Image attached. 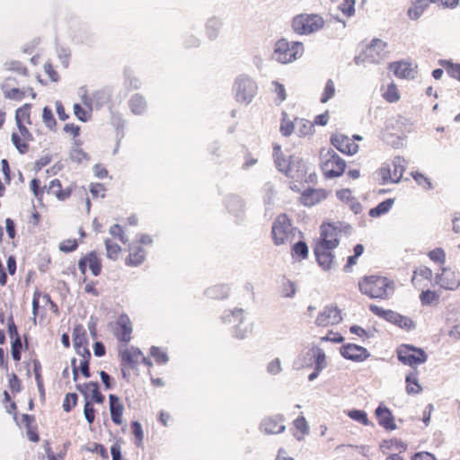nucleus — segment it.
Segmentation results:
<instances>
[{
	"instance_id": "obj_1",
	"label": "nucleus",
	"mask_w": 460,
	"mask_h": 460,
	"mask_svg": "<svg viewBox=\"0 0 460 460\" xmlns=\"http://www.w3.org/2000/svg\"><path fill=\"white\" fill-rule=\"evenodd\" d=\"M394 289V281L385 277L365 276L363 281L359 282L360 292L370 298H385Z\"/></svg>"
},
{
	"instance_id": "obj_2",
	"label": "nucleus",
	"mask_w": 460,
	"mask_h": 460,
	"mask_svg": "<svg viewBox=\"0 0 460 460\" xmlns=\"http://www.w3.org/2000/svg\"><path fill=\"white\" fill-rule=\"evenodd\" d=\"M304 45L300 41H291L282 38L274 48L273 58L279 63L287 64L296 60L303 55Z\"/></svg>"
},
{
	"instance_id": "obj_3",
	"label": "nucleus",
	"mask_w": 460,
	"mask_h": 460,
	"mask_svg": "<svg viewBox=\"0 0 460 460\" xmlns=\"http://www.w3.org/2000/svg\"><path fill=\"white\" fill-rule=\"evenodd\" d=\"M234 99L236 102L247 106L257 94V83L247 75H240L234 84Z\"/></svg>"
},
{
	"instance_id": "obj_4",
	"label": "nucleus",
	"mask_w": 460,
	"mask_h": 460,
	"mask_svg": "<svg viewBox=\"0 0 460 460\" xmlns=\"http://www.w3.org/2000/svg\"><path fill=\"white\" fill-rule=\"evenodd\" d=\"M322 170L327 179L340 177L344 173L346 162L332 149H323L320 153Z\"/></svg>"
},
{
	"instance_id": "obj_5",
	"label": "nucleus",
	"mask_w": 460,
	"mask_h": 460,
	"mask_svg": "<svg viewBox=\"0 0 460 460\" xmlns=\"http://www.w3.org/2000/svg\"><path fill=\"white\" fill-rule=\"evenodd\" d=\"M400 362L412 368L425 363L428 360L426 351L411 344H401L396 350Z\"/></svg>"
},
{
	"instance_id": "obj_6",
	"label": "nucleus",
	"mask_w": 460,
	"mask_h": 460,
	"mask_svg": "<svg viewBox=\"0 0 460 460\" xmlns=\"http://www.w3.org/2000/svg\"><path fill=\"white\" fill-rule=\"evenodd\" d=\"M324 24L323 19L318 14L301 13L292 20L293 31L300 35H307L319 31Z\"/></svg>"
},
{
	"instance_id": "obj_7",
	"label": "nucleus",
	"mask_w": 460,
	"mask_h": 460,
	"mask_svg": "<svg viewBox=\"0 0 460 460\" xmlns=\"http://www.w3.org/2000/svg\"><path fill=\"white\" fill-rule=\"evenodd\" d=\"M369 310L376 316L385 319V321L398 326L401 329L411 331L416 327L415 323L410 317L402 315L401 314L393 310L384 309L374 304L369 305Z\"/></svg>"
},
{
	"instance_id": "obj_8",
	"label": "nucleus",
	"mask_w": 460,
	"mask_h": 460,
	"mask_svg": "<svg viewBox=\"0 0 460 460\" xmlns=\"http://www.w3.org/2000/svg\"><path fill=\"white\" fill-rule=\"evenodd\" d=\"M341 232L336 223H323L320 226V237L315 244L323 249L333 250L340 244L339 234Z\"/></svg>"
},
{
	"instance_id": "obj_9",
	"label": "nucleus",
	"mask_w": 460,
	"mask_h": 460,
	"mask_svg": "<svg viewBox=\"0 0 460 460\" xmlns=\"http://www.w3.org/2000/svg\"><path fill=\"white\" fill-rule=\"evenodd\" d=\"M291 228V221L286 214L276 217L271 227V236L276 245H280L288 239Z\"/></svg>"
},
{
	"instance_id": "obj_10",
	"label": "nucleus",
	"mask_w": 460,
	"mask_h": 460,
	"mask_svg": "<svg viewBox=\"0 0 460 460\" xmlns=\"http://www.w3.org/2000/svg\"><path fill=\"white\" fill-rule=\"evenodd\" d=\"M341 355L347 360L362 362L370 357L368 350L354 343H346L340 348Z\"/></svg>"
},
{
	"instance_id": "obj_11",
	"label": "nucleus",
	"mask_w": 460,
	"mask_h": 460,
	"mask_svg": "<svg viewBox=\"0 0 460 460\" xmlns=\"http://www.w3.org/2000/svg\"><path fill=\"white\" fill-rule=\"evenodd\" d=\"M6 411L8 413H13V419L20 428H25L27 429V436L31 441L38 442L40 440L39 435L31 427L32 422L35 420L32 415L22 414V417L19 420L16 415V404H9V406L6 407Z\"/></svg>"
},
{
	"instance_id": "obj_12",
	"label": "nucleus",
	"mask_w": 460,
	"mask_h": 460,
	"mask_svg": "<svg viewBox=\"0 0 460 460\" xmlns=\"http://www.w3.org/2000/svg\"><path fill=\"white\" fill-rule=\"evenodd\" d=\"M342 321L341 311L338 306L331 305L325 306L323 312L319 313L315 323L318 326H328L338 324Z\"/></svg>"
},
{
	"instance_id": "obj_13",
	"label": "nucleus",
	"mask_w": 460,
	"mask_h": 460,
	"mask_svg": "<svg viewBox=\"0 0 460 460\" xmlns=\"http://www.w3.org/2000/svg\"><path fill=\"white\" fill-rule=\"evenodd\" d=\"M435 280L444 289L456 290L460 287V279L450 268L442 267L441 273L436 275Z\"/></svg>"
},
{
	"instance_id": "obj_14",
	"label": "nucleus",
	"mask_w": 460,
	"mask_h": 460,
	"mask_svg": "<svg viewBox=\"0 0 460 460\" xmlns=\"http://www.w3.org/2000/svg\"><path fill=\"white\" fill-rule=\"evenodd\" d=\"M285 419L282 415L264 418L260 424V430L266 435L279 434L285 431Z\"/></svg>"
},
{
	"instance_id": "obj_15",
	"label": "nucleus",
	"mask_w": 460,
	"mask_h": 460,
	"mask_svg": "<svg viewBox=\"0 0 460 460\" xmlns=\"http://www.w3.org/2000/svg\"><path fill=\"white\" fill-rule=\"evenodd\" d=\"M386 48V42L377 38L373 39L366 49L367 62L372 64L380 63L385 58V50Z\"/></svg>"
},
{
	"instance_id": "obj_16",
	"label": "nucleus",
	"mask_w": 460,
	"mask_h": 460,
	"mask_svg": "<svg viewBox=\"0 0 460 460\" xmlns=\"http://www.w3.org/2000/svg\"><path fill=\"white\" fill-rule=\"evenodd\" d=\"M332 145L345 155H354L358 150V146L344 135H333L331 137Z\"/></svg>"
},
{
	"instance_id": "obj_17",
	"label": "nucleus",
	"mask_w": 460,
	"mask_h": 460,
	"mask_svg": "<svg viewBox=\"0 0 460 460\" xmlns=\"http://www.w3.org/2000/svg\"><path fill=\"white\" fill-rule=\"evenodd\" d=\"M119 354L124 364L134 367L141 362H147V358L143 355L142 351L135 347L121 348Z\"/></svg>"
},
{
	"instance_id": "obj_18",
	"label": "nucleus",
	"mask_w": 460,
	"mask_h": 460,
	"mask_svg": "<svg viewBox=\"0 0 460 460\" xmlns=\"http://www.w3.org/2000/svg\"><path fill=\"white\" fill-rule=\"evenodd\" d=\"M327 191L323 189H314L308 187L300 197V202L307 207L314 206L327 198Z\"/></svg>"
},
{
	"instance_id": "obj_19",
	"label": "nucleus",
	"mask_w": 460,
	"mask_h": 460,
	"mask_svg": "<svg viewBox=\"0 0 460 460\" xmlns=\"http://www.w3.org/2000/svg\"><path fill=\"white\" fill-rule=\"evenodd\" d=\"M308 361L305 365L314 366L318 369L323 370L327 367L326 355L323 349L318 346H312L307 350Z\"/></svg>"
},
{
	"instance_id": "obj_20",
	"label": "nucleus",
	"mask_w": 460,
	"mask_h": 460,
	"mask_svg": "<svg viewBox=\"0 0 460 460\" xmlns=\"http://www.w3.org/2000/svg\"><path fill=\"white\" fill-rule=\"evenodd\" d=\"M376 415L378 424L386 430H394L397 428L394 417L386 406L380 404L376 410Z\"/></svg>"
},
{
	"instance_id": "obj_21",
	"label": "nucleus",
	"mask_w": 460,
	"mask_h": 460,
	"mask_svg": "<svg viewBox=\"0 0 460 460\" xmlns=\"http://www.w3.org/2000/svg\"><path fill=\"white\" fill-rule=\"evenodd\" d=\"M332 251V250L323 249L320 244H315L314 247L316 261L323 270H330L334 261V254Z\"/></svg>"
},
{
	"instance_id": "obj_22",
	"label": "nucleus",
	"mask_w": 460,
	"mask_h": 460,
	"mask_svg": "<svg viewBox=\"0 0 460 460\" xmlns=\"http://www.w3.org/2000/svg\"><path fill=\"white\" fill-rule=\"evenodd\" d=\"M389 69L399 78L413 79L415 77V72L410 62L403 60L392 62L389 65Z\"/></svg>"
},
{
	"instance_id": "obj_23",
	"label": "nucleus",
	"mask_w": 460,
	"mask_h": 460,
	"mask_svg": "<svg viewBox=\"0 0 460 460\" xmlns=\"http://www.w3.org/2000/svg\"><path fill=\"white\" fill-rule=\"evenodd\" d=\"M128 257L126 259V264L128 266L137 267L141 265L146 256V252L140 244L133 243L128 248Z\"/></svg>"
},
{
	"instance_id": "obj_24",
	"label": "nucleus",
	"mask_w": 460,
	"mask_h": 460,
	"mask_svg": "<svg viewBox=\"0 0 460 460\" xmlns=\"http://www.w3.org/2000/svg\"><path fill=\"white\" fill-rule=\"evenodd\" d=\"M132 325L127 315H121L117 323L115 335L118 340L128 342L131 339Z\"/></svg>"
},
{
	"instance_id": "obj_25",
	"label": "nucleus",
	"mask_w": 460,
	"mask_h": 460,
	"mask_svg": "<svg viewBox=\"0 0 460 460\" xmlns=\"http://www.w3.org/2000/svg\"><path fill=\"white\" fill-rule=\"evenodd\" d=\"M290 174L288 177L302 180L306 174L307 168L305 162L297 155H289Z\"/></svg>"
},
{
	"instance_id": "obj_26",
	"label": "nucleus",
	"mask_w": 460,
	"mask_h": 460,
	"mask_svg": "<svg viewBox=\"0 0 460 460\" xmlns=\"http://www.w3.org/2000/svg\"><path fill=\"white\" fill-rule=\"evenodd\" d=\"M128 107L133 114L143 115L147 110V102L143 95L135 93L128 100Z\"/></svg>"
},
{
	"instance_id": "obj_27",
	"label": "nucleus",
	"mask_w": 460,
	"mask_h": 460,
	"mask_svg": "<svg viewBox=\"0 0 460 460\" xmlns=\"http://www.w3.org/2000/svg\"><path fill=\"white\" fill-rule=\"evenodd\" d=\"M274 163L277 169L286 174L288 177L290 174L289 157L287 159L281 153L280 146H276L273 152Z\"/></svg>"
},
{
	"instance_id": "obj_28",
	"label": "nucleus",
	"mask_w": 460,
	"mask_h": 460,
	"mask_svg": "<svg viewBox=\"0 0 460 460\" xmlns=\"http://www.w3.org/2000/svg\"><path fill=\"white\" fill-rule=\"evenodd\" d=\"M433 3L431 0H415L407 11V15L411 20H418L429 4Z\"/></svg>"
},
{
	"instance_id": "obj_29",
	"label": "nucleus",
	"mask_w": 460,
	"mask_h": 460,
	"mask_svg": "<svg viewBox=\"0 0 460 460\" xmlns=\"http://www.w3.org/2000/svg\"><path fill=\"white\" fill-rule=\"evenodd\" d=\"M232 216L235 217V223L240 224L245 217V201L239 196L232 195Z\"/></svg>"
},
{
	"instance_id": "obj_30",
	"label": "nucleus",
	"mask_w": 460,
	"mask_h": 460,
	"mask_svg": "<svg viewBox=\"0 0 460 460\" xmlns=\"http://www.w3.org/2000/svg\"><path fill=\"white\" fill-rule=\"evenodd\" d=\"M394 199L389 198L382 202H380L377 206L372 208L368 211V215L371 217H379L390 211L394 204Z\"/></svg>"
},
{
	"instance_id": "obj_31",
	"label": "nucleus",
	"mask_w": 460,
	"mask_h": 460,
	"mask_svg": "<svg viewBox=\"0 0 460 460\" xmlns=\"http://www.w3.org/2000/svg\"><path fill=\"white\" fill-rule=\"evenodd\" d=\"M84 396L86 402H102L104 397L99 392V386L96 383H90L85 386Z\"/></svg>"
},
{
	"instance_id": "obj_32",
	"label": "nucleus",
	"mask_w": 460,
	"mask_h": 460,
	"mask_svg": "<svg viewBox=\"0 0 460 460\" xmlns=\"http://www.w3.org/2000/svg\"><path fill=\"white\" fill-rule=\"evenodd\" d=\"M229 287L227 285L218 284L207 289L206 295L212 299L226 298L228 295Z\"/></svg>"
},
{
	"instance_id": "obj_33",
	"label": "nucleus",
	"mask_w": 460,
	"mask_h": 460,
	"mask_svg": "<svg viewBox=\"0 0 460 460\" xmlns=\"http://www.w3.org/2000/svg\"><path fill=\"white\" fill-rule=\"evenodd\" d=\"M439 64L446 69L448 75L460 82V64L453 63L451 60H439Z\"/></svg>"
},
{
	"instance_id": "obj_34",
	"label": "nucleus",
	"mask_w": 460,
	"mask_h": 460,
	"mask_svg": "<svg viewBox=\"0 0 460 460\" xmlns=\"http://www.w3.org/2000/svg\"><path fill=\"white\" fill-rule=\"evenodd\" d=\"M252 331V323H232V334L237 339H244Z\"/></svg>"
},
{
	"instance_id": "obj_35",
	"label": "nucleus",
	"mask_w": 460,
	"mask_h": 460,
	"mask_svg": "<svg viewBox=\"0 0 460 460\" xmlns=\"http://www.w3.org/2000/svg\"><path fill=\"white\" fill-rule=\"evenodd\" d=\"M31 104H24L16 110L15 122L31 124Z\"/></svg>"
},
{
	"instance_id": "obj_36",
	"label": "nucleus",
	"mask_w": 460,
	"mask_h": 460,
	"mask_svg": "<svg viewBox=\"0 0 460 460\" xmlns=\"http://www.w3.org/2000/svg\"><path fill=\"white\" fill-rule=\"evenodd\" d=\"M104 243L106 248V256L112 261H116L121 252V247L111 239H106Z\"/></svg>"
},
{
	"instance_id": "obj_37",
	"label": "nucleus",
	"mask_w": 460,
	"mask_h": 460,
	"mask_svg": "<svg viewBox=\"0 0 460 460\" xmlns=\"http://www.w3.org/2000/svg\"><path fill=\"white\" fill-rule=\"evenodd\" d=\"M296 127L300 137H305L313 134L314 132V124L304 119H296Z\"/></svg>"
},
{
	"instance_id": "obj_38",
	"label": "nucleus",
	"mask_w": 460,
	"mask_h": 460,
	"mask_svg": "<svg viewBox=\"0 0 460 460\" xmlns=\"http://www.w3.org/2000/svg\"><path fill=\"white\" fill-rule=\"evenodd\" d=\"M26 93L30 94L32 99H34L36 96L32 89L23 91L18 88H12L10 90H7L4 93V96L8 99L21 101L26 95Z\"/></svg>"
},
{
	"instance_id": "obj_39",
	"label": "nucleus",
	"mask_w": 460,
	"mask_h": 460,
	"mask_svg": "<svg viewBox=\"0 0 460 460\" xmlns=\"http://www.w3.org/2000/svg\"><path fill=\"white\" fill-rule=\"evenodd\" d=\"M87 256V261L92 273L94 276H98L102 270L101 259L97 256L94 252H91Z\"/></svg>"
},
{
	"instance_id": "obj_40",
	"label": "nucleus",
	"mask_w": 460,
	"mask_h": 460,
	"mask_svg": "<svg viewBox=\"0 0 460 460\" xmlns=\"http://www.w3.org/2000/svg\"><path fill=\"white\" fill-rule=\"evenodd\" d=\"M72 368H73V375L74 379H76L77 376V369L79 368L81 370V373L85 376H90L89 372V359L85 358H80L79 359V365H76V359L72 360Z\"/></svg>"
},
{
	"instance_id": "obj_41",
	"label": "nucleus",
	"mask_w": 460,
	"mask_h": 460,
	"mask_svg": "<svg viewBox=\"0 0 460 460\" xmlns=\"http://www.w3.org/2000/svg\"><path fill=\"white\" fill-rule=\"evenodd\" d=\"M48 192L55 195L58 199H65L68 197L69 192H63L59 180L54 179L49 182Z\"/></svg>"
},
{
	"instance_id": "obj_42",
	"label": "nucleus",
	"mask_w": 460,
	"mask_h": 460,
	"mask_svg": "<svg viewBox=\"0 0 460 460\" xmlns=\"http://www.w3.org/2000/svg\"><path fill=\"white\" fill-rule=\"evenodd\" d=\"M294 425L296 427V429L301 432V436H296L295 435V437L296 438V439L298 441L302 440L303 439V437L305 435H307L309 433V426L307 424V421L303 417V416H299L297 417L295 420H294Z\"/></svg>"
},
{
	"instance_id": "obj_43",
	"label": "nucleus",
	"mask_w": 460,
	"mask_h": 460,
	"mask_svg": "<svg viewBox=\"0 0 460 460\" xmlns=\"http://www.w3.org/2000/svg\"><path fill=\"white\" fill-rule=\"evenodd\" d=\"M403 163L404 159L401 156L394 157L393 161V165L394 167V176L395 177V180H394V183L399 182L402 177L403 172L405 170Z\"/></svg>"
},
{
	"instance_id": "obj_44",
	"label": "nucleus",
	"mask_w": 460,
	"mask_h": 460,
	"mask_svg": "<svg viewBox=\"0 0 460 460\" xmlns=\"http://www.w3.org/2000/svg\"><path fill=\"white\" fill-rule=\"evenodd\" d=\"M11 140L20 154H25L28 151V149H29L28 142L29 141H24L22 139V136H20L19 134L13 132L11 136Z\"/></svg>"
},
{
	"instance_id": "obj_45",
	"label": "nucleus",
	"mask_w": 460,
	"mask_h": 460,
	"mask_svg": "<svg viewBox=\"0 0 460 460\" xmlns=\"http://www.w3.org/2000/svg\"><path fill=\"white\" fill-rule=\"evenodd\" d=\"M42 121L45 126L50 130H54L57 125L52 111L49 107H44L42 110Z\"/></svg>"
},
{
	"instance_id": "obj_46",
	"label": "nucleus",
	"mask_w": 460,
	"mask_h": 460,
	"mask_svg": "<svg viewBox=\"0 0 460 460\" xmlns=\"http://www.w3.org/2000/svg\"><path fill=\"white\" fill-rule=\"evenodd\" d=\"M439 296L436 291L430 289L424 290L420 295V300L422 305H429L432 303L438 301Z\"/></svg>"
},
{
	"instance_id": "obj_47",
	"label": "nucleus",
	"mask_w": 460,
	"mask_h": 460,
	"mask_svg": "<svg viewBox=\"0 0 460 460\" xmlns=\"http://www.w3.org/2000/svg\"><path fill=\"white\" fill-rule=\"evenodd\" d=\"M355 0H342L339 4L338 9L346 16L351 17L355 14Z\"/></svg>"
},
{
	"instance_id": "obj_48",
	"label": "nucleus",
	"mask_w": 460,
	"mask_h": 460,
	"mask_svg": "<svg viewBox=\"0 0 460 460\" xmlns=\"http://www.w3.org/2000/svg\"><path fill=\"white\" fill-rule=\"evenodd\" d=\"M222 22L217 18H211L208 21L206 28L209 38L214 39L217 37L218 30L221 28Z\"/></svg>"
},
{
	"instance_id": "obj_49",
	"label": "nucleus",
	"mask_w": 460,
	"mask_h": 460,
	"mask_svg": "<svg viewBox=\"0 0 460 460\" xmlns=\"http://www.w3.org/2000/svg\"><path fill=\"white\" fill-rule=\"evenodd\" d=\"M123 404H110V412L112 421L119 425L122 423Z\"/></svg>"
},
{
	"instance_id": "obj_50",
	"label": "nucleus",
	"mask_w": 460,
	"mask_h": 460,
	"mask_svg": "<svg viewBox=\"0 0 460 460\" xmlns=\"http://www.w3.org/2000/svg\"><path fill=\"white\" fill-rule=\"evenodd\" d=\"M292 252L300 259L304 260L307 258L309 250L305 242L298 241L293 245Z\"/></svg>"
},
{
	"instance_id": "obj_51",
	"label": "nucleus",
	"mask_w": 460,
	"mask_h": 460,
	"mask_svg": "<svg viewBox=\"0 0 460 460\" xmlns=\"http://www.w3.org/2000/svg\"><path fill=\"white\" fill-rule=\"evenodd\" d=\"M334 94H335L334 83L332 79H328L325 84L323 93L321 97V102L326 103L330 99H332L334 96Z\"/></svg>"
},
{
	"instance_id": "obj_52",
	"label": "nucleus",
	"mask_w": 460,
	"mask_h": 460,
	"mask_svg": "<svg viewBox=\"0 0 460 460\" xmlns=\"http://www.w3.org/2000/svg\"><path fill=\"white\" fill-rule=\"evenodd\" d=\"M296 292L295 282L284 279L282 281V293L283 296L287 298H292L295 296Z\"/></svg>"
},
{
	"instance_id": "obj_53",
	"label": "nucleus",
	"mask_w": 460,
	"mask_h": 460,
	"mask_svg": "<svg viewBox=\"0 0 460 460\" xmlns=\"http://www.w3.org/2000/svg\"><path fill=\"white\" fill-rule=\"evenodd\" d=\"M232 323H252L246 317V313L242 308L232 310Z\"/></svg>"
},
{
	"instance_id": "obj_54",
	"label": "nucleus",
	"mask_w": 460,
	"mask_h": 460,
	"mask_svg": "<svg viewBox=\"0 0 460 460\" xmlns=\"http://www.w3.org/2000/svg\"><path fill=\"white\" fill-rule=\"evenodd\" d=\"M428 256L431 261L439 264H444L446 261V252L440 247L429 251Z\"/></svg>"
},
{
	"instance_id": "obj_55",
	"label": "nucleus",
	"mask_w": 460,
	"mask_h": 460,
	"mask_svg": "<svg viewBox=\"0 0 460 460\" xmlns=\"http://www.w3.org/2000/svg\"><path fill=\"white\" fill-rule=\"evenodd\" d=\"M78 96L80 97L84 105H85L89 110H93V94H88L87 88L85 86H82L78 89L77 92Z\"/></svg>"
},
{
	"instance_id": "obj_56",
	"label": "nucleus",
	"mask_w": 460,
	"mask_h": 460,
	"mask_svg": "<svg viewBox=\"0 0 460 460\" xmlns=\"http://www.w3.org/2000/svg\"><path fill=\"white\" fill-rule=\"evenodd\" d=\"M109 234L114 239H119L123 243L128 242V238L126 237L122 227L118 224H115L109 228Z\"/></svg>"
},
{
	"instance_id": "obj_57",
	"label": "nucleus",
	"mask_w": 460,
	"mask_h": 460,
	"mask_svg": "<svg viewBox=\"0 0 460 460\" xmlns=\"http://www.w3.org/2000/svg\"><path fill=\"white\" fill-rule=\"evenodd\" d=\"M151 356L155 358V360L158 364H165L168 362L169 358L165 351L162 350L158 347H152L150 350Z\"/></svg>"
},
{
	"instance_id": "obj_58",
	"label": "nucleus",
	"mask_w": 460,
	"mask_h": 460,
	"mask_svg": "<svg viewBox=\"0 0 460 460\" xmlns=\"http://www.w3.org/2000/svg\"><path fill=\"white\" fill-rule=\"evenodd\" d=\"M411 176L419 185L423 186L427 190L433 189V185L430 180L421 172H412Z\"/></svg>"
},
{
	"instance_id": "obj_59",
	"label": "nucleus",
	"mask_w": 460,
	"mask_h": 460,
	"mask_svg": "<svg viewBox=\"0 0 460 460\" xmlns=\"http://www.w3.org/2000/svg\"><path fill=\"white\" fill-rule=\"evenodd\" d=\"M73 109L74 114L79 120L85 122L89 119L92 110L84 109L78 103H75Z\"/></svg>"
},
{
	"instance_id": "obj_60",
	"label": "nucleus",
	"mask_w": 460,
	"mask_h": 460,
	"mask_svg": "<svg viewBox=\"0 0 460 460\" xmlns=\"http://www.w3.org/2000/svg\"><path fill=\"white\" fill-rule=\"evenodd\" d=\"M348 415L352 420H354L359 423H362L364 425H368V423H369L366 411H364L362 410H351L348 412Z\"/></svg>"
},
{
	"instance_id": "obj_61",
	"label": "nucleus",
	"mask_w": 460,
	"mask_h": 460,
	"mask_svg": "<svg viewBox=\"0 0 460 460\" xmlns=\"http://www.w3.org/2000/svg\"><path fill=\"white\" fill-rule=\"evenodd\" d=\"M282 115L284 118H283V120L280 125V132L283 136L288 137L293 133L296 126L292 121L286 120V117H287L286 112H283Z\"/></svg>"
},
{
	"instance_id": "obj_62",
	"label": "nucleus",
	"mask_w": 460,
	"mask_h": 460,
	"mask_svg": "<svg viewBox=\"0 0 460 460\" xmlns=\"http://www.w3.org/2000/svg\"><path fill=\"white\" fill-rule=\"evenodd\" d=\"M132 432L136 437V445L139 447L144 439L142 426L138 421H133L131 424Z\"/></svg>"
},
{
	"instance_id": "obj_63",
	"label": "nucleus",
	"mask_w": 460,
	"mask_h": 460,
	"mask_svg": "<svg viewBox=\"0 0 460 460\" xmlns=\"http://www.w3.org/2000/svg\"><path fill=\"white\" fill-rule=\"evenodd\" d=\"M322 341H331L333 343H341L344 341V337L340 332L329 331V332L321 338Z\"/></svg>"
},
{
	"instance_id": "obj_64",
	"label": "nucleus",
	"mask_w": 460,
	"mask_h": 460,
	"mask_svg": "<svg viewBox=\"0 0 460 460\" xmlns=\"http://www.w3.org/2000/svg\"><path fill=\"white\" fill-rule=\"evenodd\" d=\"M281 362L279 358H274L267 366V372L270 375H278L281 372Z\"/></svg>"
}]
</instances>
